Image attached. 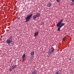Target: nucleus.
Instances as JSON below:
<instances>
[{
	"instance_id": "nucleus-7",
	"label": "nucleus",
	"mask_w": 74,
	"mask_h": 74,
	"mask_svg": "<svg viewBox=\"0 0 74 74\" xmlns=\"http://www.w3.org/2000/svg\"><path fill=\"white\" fill-rule=\"evenodd\" d=\"M51 4H52L51 3L49 2V3H48L47 5V7H49L51 5Z\"/></svg>"
},
{
	"instance_id": "nucleus-20",
	"label": "nucleus",
	"mask_w": 74,
	"mask_h": 74,
	"mask_svg": "<svg viewBox=\"0 0 74 74\" xmlns=\"http://www.w3.org/2000/svg\"><path fill=\"white\" fill-rule=\"evenodd\" d=\"M3 36H1V38H2V37H3Z\"/></svg>"
},
{
	"instance_id": "nucleus-15",
	"label": "nucleus",
	"mask_w": 74,
	"mask_h": 74,
	"mask_svg": "<svg viewBox=\"0 0 74 74\" xmlns=\"http://www.w3.org/2000/svg\"><path fill=\"white\" fill-rule=\"evenodd\" d=\"M62 40H64V41H65L66 40V38L64 37L62 39Z\"/></svg>"
},
{
	"instance_id": "nucleus-5",
	"label": "nucleus",
	"mask_w": 74,
	"mask_h": 74,
	"mask_svg": "<svg viewBox=\"0 0 74 74\" xmlns=\"http://www.w3.org/2000/svg\"><path fill=\"white\" fill-rule=\"evenodd\" d=\"M25 55H26V54H23V56H22L21 57V58L22 59H23L24 60H26V58L25 57Z\"/></svg>"
},
{
	"instance_id": "nucleus-10",
	"label": "nucleus",
	"mask_w": 74,
	"mask_h": 74,
	"mask_svg": "<svg viewBox=\"0 0 74 74\" xmlns=\"http://www.w3.org/2000/svg\"><path fill=\"white\" fill-rule=\"evenodd\" d=\"M32 18L33 19L35 20L36 19V18H37V16H36V15H34L33 16Z\"/></svg>"
},
{
	"instance_id": "nucleus-19",
	"label": "nucleus",
	"mask_w": 74,
	"mask_h": 74,
	"mask_svg": "<svg viewBox=\"0 0 74 74\" xmlns=\"http://www.w3.org/2000/svg\"><path fill=\"white\" fill-rule=\"evenodd\" d=\"M72 1H73V2H74V0H71Z\"/></svg>"
},
{
	"instance_id": "nucleus-13",
	"label": "nucleus",
	"mask_w": 74,
	"mask_h": 74,
	"mask_svg": "<svg viewBox=\"0 0 74 74\" xmlns=\"http://www.w3.org/2000/svg\"><path fill=\"white\" fill-rule=\"evenodd\" d=\"M34 54V51H32L31 52V55H33Z\"/></svg>"
},
{
	"instance_id": "nucleus-9",
	"label": "nucleus",
	"mask_w": 74,
	"mask_h": 74,
	"mask_svg": "<svg viewBox=\"0 0 74 74\" xmlns=\"http://www.w3.org/2000/svg\"><path fill=\"white\" fill-rule=\"evenodd\" d=\"M58 27V31H60V29H61L62 27L60 25Z\"/></svg>"
},
{
	"instance_id": "nucleus-11",
	"label": "nucleus",
	"mask_w": 74,
	"mask_h": 74,
	"mask_svg": "<svg viewBox=\"0 0 74 74\" xmlns=\"http://www.w3.org/2000/svg\"><path fill=\"white\" fill-rule=\"evenodd\" d=\"M40 15V14L39 13H37L36 14V16H37V17H39Z\"/></svg>"
},
{
	"instance_id": "nucleus-22",
	"label": "nucleus",
	"mask_w": 74,
	"mask_h": 74,
	"mask_svg": "<svg viewBox=\"0 0 74 74\" xmlns=\"http://www.w3.org/2000/svg\"><path fill=\"white\" fill-rule=\"evenodd\" d=\"M31 59H32V57H31Z\"/></svg>"
},
{
	"instance_id": "nucleus-4",
	"label": "nucleus",
	"mask_w": 74,
	"mask_h": 74,
	"mask_svg": "<svg viewBox=\"0 0 74 74\" xmlns=\"http://www.w3.org/2000/svg\"><path fill=\"white\" fill-rule=\"evenodd\" d=\"M54 51H55V49H54V48L53 47H52L49 50V55H51V53H52L54 52Z\"/></svg>"
},
{
	"instance_id": "nucleus-8",
	"label": "nucleus",
	"mask_w": 74,
	"mask_h": 74,
	"mask_svg": "<svg viewBox=\"0 0 74 74\" xmlns=\"http://www.w3.org/2000/svg\"><path fill=\"white\" fill-rule=\"evenodd\" d=\"M16 65H13L12 67V69L14 70V69H15L16 67Z\"/></svg>"
},
{
	"instance_id": "nucleus-21",
	"label": "nucleus",
	"mask_w": 74,
	"mask_h": 74,
	"mask_svg": "<svg viewBox=\"0 0 74 74\" xmlns=\"http://www.w3.org/2000/svg\"><path fill=\"white\" fill-rule=\"evenodd\" d=\"M71 5H73V4H72Z\"/></svg>"
},
{
	"instance_id": "nucleus-12",
	"label": "nucleus",
	"mask_w": 74,
	"mask_h": 74,
	"mask_svg": "<svg viewBox=\"0 0 74 74\" xmlns=\"http://www.w3.org/2000/svg\"><path fill=\"white\" fill-rule=\"evenodd\" d=\"M32 74H37V72L36 71H34L33 72Z\"/></svg>"
},
{
	"instance_id": "nucleus-2",
	"label": "nucleus",
	"mask_w": 74,
	"mask_h": 74,
	"mask_svg": "<svg viewBox=\"0 0 74 74\" xmlns=\"http://www.w3.org/2000/svg\"><path fill=\"white\" fill-rule=\"evenodd\" d=\"M13 36H11L9 38V39H8L6 40V42L8 45H10V44H12V42Z\"/></svg>"
},
{
	"instance_id": "nucleus-14",
	"label": "nucleus",
	"mask_w": 74,
	"mask_h": 74,
	"mask_svg": "<svg viewBox=\"0 0 74 74\" xmlns=\"http://www.w3.org/2000/svg\"><path fill=\"white\" fill-rule=\"evenodd\" d=\"M12 70H13L12 68H10L9 69V70L11 72V71H12Z\"/></svg>"
},
{
	"instance_id": "nucleus-17",
	"label": "nucleus",
	"mask_w": 74,
	"mask_h": 74,
	"mask_svg": "<svg viewBox=\"0 0 74 74\" xmlns=\"http://www.w3.org/2000/svg\"><path fill=\"white\" fill-rule=\"evenodd\" d=\"M73 70H71V73H73Z\"/></svg>"
},
{
	"instance_id": "nucleus-3",
	"label": "nucleus",
	"mask_w": 74,
	"mask_h": 74,
	"mask_svg": "<svg viewBox=\"0 0 74 74\" xmlns=\"http://www.w3.org/2000/svg\"><path fill=\"white\" fill-rule=\"evenodd\" d=\"M32 15L33 14H32L29 15H28L27 16L25 17V19L26 20V21L25 22V23H26V22L30 21V18H32Z\"/></svg>"
},
{
	"instance_id": "nucleus-18",
	"label": "nucleus",
	"mask_w": 74,
	"mask_h": 74,
	"mask_svg": "<svg viewBox=\"0 0 74 74\" xmlns=\"http://www.w3.org/2000/svg\"><path fill=\"white\" fill-rule=\"evenodd\" d=\"M69 60L70 61V60H71V58H70L69 59Z\"/></svg>"
},
{
	"instance_id": "nucleus-23",
	"label": "nucleus",
	"mask_w": 74,
	"mask_h": 74,
	"mask_svg": "<svg viewBox=\"0 0 74 74\" xmlns=\"http://www.w3.org/2000/svg\"><path fill=\"white\" fill-rule=\"evenodd\" d=\"M71 3H72V2H71Z\"/></svg>"
},
{
	"instance_id": "nucleus-1",
	"label": "nucleus",
	"mask_w": 74,
	"mask_h": 74,
	"mask_svg": "<svg viewBox=\"0 0 74 74\" xmlns=\"http://www.w3.org/2000/svg\"><path fill=\"white\" fill-rule=\"evenodd\" d=\"M62 22H63V19L60 20V21L57 24V27H58L60 25L62 27V26H64L66 25V23Z\"/></svg>"
},
{
	"instance_id": "nucleus-16",
	"label": "nucleus",
	"mask_w": 74,
	"mask_h": 74,
	"mask_svg": "<svg viewBox=\"0 0 74 74\" xmlns=\"http://www.w3.org/2000/svg\"><path fill=\"white\" fill-rule=\"evenodd\" d=\"M57 2H59L60 1V0H56Z\"/></svg>"
},
{
	"instance_id": "nucleus-6",
	"label": "nucleus",
	"mask_w": 74,
	"mask_h": 74,
	"mask_svg": "<svg viewBox=\"0 0 74 74\" xmlns=\"http://www.w3.org/2000/svg\"><path fill=\"white\" fill-rule=\"evenodd\" d=\"M38 34H39V32H36L34 33V37H36V36H38Z\"/></svg>"
}]
</instances>
